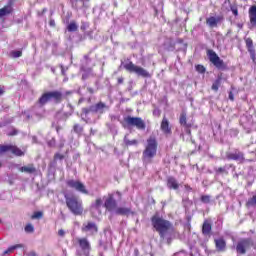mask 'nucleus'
I'll list each match as a JSON object with an SVG mask.
<instances>
[{
  "label": "nucleus",
  "instance_id": "obj_2",
  "mask_svg": "<svg viewBox=\"0 0 256 256\" xmlns=\"http://www.w3.org/2000/svg\"><path fill=\"white\" fill-rule=\"evenodd\" d=\"M152 227L155 228L160 239H165V235H167L168 231H173V223L169 220H165L163 217L154 215L151 217Z\"/></svg>",
  "mask_w": 256,
  "mask_h": 256
},
{
  "label": "nucleus",
  "instance_id": "obj_10",
  "mask_svg": "<svg viewBox=\"0 0 256 256\" xmlns=\"http://www.w3.org/2000/svg\"><path fill=\"white\" fill-rule=\"evenodd\" d=\"M160 130L166 137L173 135V127L171 126V123L169 122L167 116H163L160 123Z\"/></svg>",
  "mask_w": 256,
  "mask_h": 256
},
{
  "label": "nucleus",
  "instance_id": "obj_32",
  "mask_svg": "<svg viewBox=\"0 0 256 256\" xmlns=\"http://www.w3.org/2000/svg\"><path fill=\"white\" fill-rule=\"evenodd\" d=\"M12 155H16V157H21L23 155V152L21 149H19V147L17 146H13L12 145V151H11Z\"/></svg>",
  "mask_w": 256,
  "mask_h": 256
},
{
  "label": "nucleus",
  "instance_id": "obj_29",
  "mask_svg": "<svg viewBox=\"0 0 256 256\" xmlns=\"http://www.w3.org/2000/svg\"><path fill=\"white\" fill-rule=\"evenodd\" d=\"M9 55H10V57L12 59H17V58L23 56V51H21V50H13V51L10 52Z\"/></svg>",
  "mask_w": 256,
  "mask_h": 256
},
{
  "label": "nucleus",
  "instance_id": "obj_4",
  "mask_svg": "<svg viewBox=\"0 0 256 256\" xmlns=\"http://www.w3.org/2000/svg\"><path fill=\"white\" fill-rule=\"evenodd\" d=\"M63 99H65V95H63V92L59 90H54L42 94V96L39 98V103L40 105H47L49 101H54L56 105H59L60 103H63Z\"/></svg>",
  "mask_w": 256,
  "mask_h": 256
},
{
  "label": "nucleus",
  "instance_id": "obj_9",
  "mask_svg": "<svg viewBox=\"0 0 256 256\" xmlns=\"http://www.w3.org/2000/svg\"><path fill=\"white\" fill-rule=\"evenodd\" d=\"M67 187H70V189H75V191H78L79 193H83L84 195H89V191H87V188L85 187V184H83L79 180H67L66 181Z\"/></svg>",
  "mask_w": 256,
  "mask_h": 256
},
{
  "label": "nucleus",
  "instance_id": "obj_15",
  "mask_svg": "<svg viewBox=\"0 0 256 256\" xmlns=\"http://www.w3.org/2000/svg\"><path fill=\"white\" fill-rule=\"evenodd\" d=\"M223 21V16H210L209 18L206 19V25H208V27H210L211 29H213V27H217V25H219V23H221Z\"/></svg>",
  "mask_w": 256,
  "mask_h": 256
},
{
  "label": "nucleus",
  "instance_id": "obj_24",
  "mask_svg": "<svg viewBox=\"0 0 256 256\" xmlns=\"http://www.w3.org/2000/svg\"><path fill=\"white\" fill-rule=\"evenodd\" d=\"M222 79H223L222 74H220L211 86L212 91H215V92L219 91V87H221Z\"/></svg>",
  "mask_w": 256,
  "mask_h": 256
},
{
  "label": "nucleus",
  "instance_id": "obj_27",
  "mask_svg": "<svg viewBox=\"0 0 256 256\" xmlns=\"http://www.w3.org/2000/svg\"><path fill=\"white\" fill-rule=\"evenodd\" d=\"M103 207V199L96 198L95 203L92 204V209H96V211H99Z\"/></svg>",
  "mask_w": 256,
  "mask_h": 256
},
{
  "label": "nucleus",
  "instance_id": "obj_44",
  "mask_svg": "<svg viewBox=\"0 0 256 256\" xmlns=\"http://www.w3.org/2000/svg\"><path fill=\"white\" fill-rule=\"evenodd\" d=\"M72 7L75 9V11H79V0H74L72 2Z\"/></svg>",
  "mask_w": 256,
  "mask_h": 256
},
{
  "label": "nucleus",
  "instance_id": "obj_28",
  "mask_svg": "<svg viewBox=\"0 0 256 256\" xmlns=\"http://www.w3.org/2000/svg\"><path fill=\"white\" fill-rule=\"evenodd\" d=\"M15 249H23V244H16L13 245L11 247H9L5 252L4 255H7L9 253H13V251H15Z\"/></svg>",
  "mask_w": 256,
  "mask_h": 256
},
{
  "label": "nucleus",
  "instance_id": "obj_56",
  "mask_svg": "<svg viewBox=\"0 0 256 256\" xmlns=\"http://www.w3.org/2000/svg\"><path fill=\"white\" fill-rule=\"evenodd\" d=\"M66 95H71V92H66Z\"/></svg>",
  "mask_w": 256,
  "mask_h": 256
},
{
  "label": "nucleus",
  "instance_id": "obj_47",
  "mask_svg": "<svg viewBox=\"0 0 256 256\" xmlns=\"http://www.w3.org/2000/svg\"><path fill=\"white\" fill-rule=\"evenodd\" d=\"M124 81H125V79H124L123 77H119V78L117 79L118 85H123Z\"/></svg>",
  "mask_w": 256,
  "mask_h": 256
},
{
  "label": "nucleus",
  "instance_id": "obj_55",
  "mask_svg": "<svg viewBox=\"0 0 256 256\" xmlns=\"http://www.w3.org/2000/svg\"><path fill=\"white\" fill-rule=\"evenodd\" d=\"M89 93H93V88H88Z\"/></svg>",
  "mask_w": 256,
  "mask_h": 256
},
{
  "label": "nucleus",
  "instance_id": "obj_60",
  "mask_svg": "<svg viewBox=\"0 0 256 256\" xmlns=\"http://www.w3.org/2000/svg\"><path fill=\"white\" fill-rule=\"evenodd\" d=\"M34 256H35V254H34Z\"/></svg>",
  "mask_w": 256,
  "mask_h": 256
},
{
  "label": "nucleus",
  "instance_id": "obj_19",
  "mask_svg": "<svg viewBox=\"0 0 256 256\" xmlns=\"http://www.w3.org/2000/svg\"><path fill=\"white\" fill-rule=\"evenodd\" d=\"M179 123L184 129H191L193 127L191 123H187V113L185 112L180 114Z\"/></svg>",
  "mask_w": 256,
  "mask_h": 256
},
{
  "label": "nucleus",
  "instance_id": "obj_49",
  "mask_svg": "<svg viewBox=\"0 0 256 256\" xmlns=\"http://www.w3.org/2000/svg\"><path fill=\"white\" fill-rule=\"evenodd\" d=\"M58 235L59 237H65V230L63 229L58 230Z\"/></svg>",
  "mask_w": 256,
  "mask_h": 256
},
{
  "label": "nucleus",
  "instance_id": "obj_37",
  "mask_svg": "<svg viewBox=\"0 0 256 256\" xmlns=\"http://www.w3.org/2000/svg\"><path fill=\"white\" fill-rule=\"evenodd\" d=\"M22 173H33V167L23 166L20 168Z\"/></svg>",
  "mask_w": 256,
  "mask_h": 256
},
{
  "label": "nucleus",
  "instance_id": "obj_21",
  "mask_svg": "<svg viewBox=\"0 0 256 256\" xmlns=\"http://www.w3.org/2000/svg\"><path fill=\"white\" fill-rule=\"evenodd\" d=\"M249 19L251 27H256V6L253 5L249 8Z\"/></svg>",
  "mask_w": 256,
  "mask_h": 256
},
{
  "label": "nucleus",
  "instance_id": "obj_11",
  "mask_svg": "<svg viewBox=\"0 0 256 256\" xmlns=\"http://www.w3.org/2000/svg\"><path fill=\"white\" fill-rule=\"evenodd\" d=\"M81 231L82 233H90V235H95L96 233H99V227L95 222L87 221L83 223Z\"/></svg>",
  "mask_w": 256,
  "mask_h": 256
},
{
  "label": "nucleus",
  "instance_id": "obj_30",
  "mask_svg": "<svg viewBox=\"0 0 256 256\" xmlns=\"http://www.w3.org/2000/svg\"><path fill=\"white\" fill-rule=\"evenodd\" d=\"M13 145H0V154L1 153H11Z\"/></svg>",
  "mask_w": 256,
  "mask_h": 256
},
{
  "label": "nucleus",
  "instance_id": "obj_8",
  "mask_svg": "<svg viewBox=\"0 0 256 256\" xmlns=\"http://www.w3.org/2000/svg\"><path fill=\"white\" fill-rule=\"evenodd\" d=\"M253 239L251 238H242L238 241L236 245V253L238 255H245L247 251H249V248L253 247Z\"/></svg>",
  "mask_w": 256,
  "mask_h": 256
},
{
  "label": "nucleus",
  "instance_id": "obj_17",
  "mask_svg": "<svg viewBox=\"0 0 256 256\" xmlns=\"http://www.w3.org/2000/svg\"><path fill=\"white\" fill-rule=\"evenodd\" d=\"M216 250L219 252L225 251L227 249V242L224 238H219L214 240Z\"/></svg>",
  "mask_w": 256,
  "mask_h": 256
},
{
  "label": "nucleus",
  "instance_id": "obj_42",
  "mask_svg": "<svg viewBox=\"0 0 256 256\" xmlns=\"http://www.w3.org/2000/svg\"><path fill=\"white\" fill-rule=\"evenodd\" d=\"M7 135L8 137H15V135H19V130L12 128V131H10Z\"/></svg>",
  "mask_w": 256,
  "mask_h": 256
},
{
  "label": "nucleus",
  "instance_id": "obj_35",
  "mask_svg": "<svg viewBox=\"0 0 256 256\" xmlns=\"http://www.w3.org/2000/svg\"><path fill=\"white\" fill-rule=\"evenodd\" d=\"M216 173L217 175H229V171H227V168L225 167H219L218 169H216Z\"/></svg>",
  "mask_w": 256,
  "mask_h": 256
},
{
  "label": "nucleus",
  "instance_id": "obj_1",
  "mask_svg": "<svg viewBox=\"0 0 256 256\" xmlns=\"http://www.w3.org/2000/svg\"><path fill=\"white\" fill-rule=\"evenodd\" d=\"M157 149H159L157 137L155 135L149 136L142 152V161L144 165H151V163H153V159L157 157Z\"/></svg>",
  "mask_w": 256,
  "mask_h": 256
},
{
  "label": "nucleus",
  "instance_id": "obj_43",
  "mask_svg": "<svg viewBox=\"0 0 256 256\" xmlns=\"http://www.w3.org/2000/svg\"><path fill=\"white\" fill-rule=\"evenodd\" d=\"M24 231H25L26 233H33V225L27 224V225L25 226V228H24Z\"/></svg>",
  "mask_w": 256,
  "mask_h": 256
},
{
  "label": "nucleus",
  "instance_id": "obj_31",
  "mask_svg": "<svg viewBox=\"0 0 256 256\" xmlns=\"http://www.w3.org/2000/svg\"><path fill=\"white\" fill-rule=\"evenodd\" d=\"M83 126L81 124H74L73 131L77 135H83Z\"/></svg>",
  "mask_w": 256,
  "mask_h": 256
},
{
  "label": "nucleus",
  "instance_id": "obj_13",
  "mask_svg": "<svg viewBox=\"0 0 256 256\" xmlns=\"http://www.w3.org/2000/svg\"><path fill=\"white\" fill-rule=\"evenodd\" d=\"M229 161H239L240 163H245V154L239 151V149L234 150L226 155Z\"/></svg>",
  "mask_w": 256,
  "mask_h": 256
},
{
  "label": "nucleus",
  "instance_id": "obj_59",
  "mask_svg": "<svg viewBox=\"0 0 256 256\" xmlns=\"http://www.w3.org/2000/svg\"><path fill=\"white\" fill-rule=\"evenodd\" d=\"M0 223H1V220H0Z\"/></svg>",
  "mask_w": 256,
  "mask_h": 256
},
{
  "label": "nucleus",
  "instance_id": "obj_5",
  "mask_svg": "<svg viewBox=\"0 0 256 256\" xmlns=\"http://www.w3.org/2000/svg\"><path fill=\"white\" fill-rule=\"evenodd\" d=\"M122 126L124 128L127 127H136L139 131H145L147 129V125L145 121L141 117H133V116H126L122 122Z\"/></svg>",
  "mask_w": 256,
  "mask_h": 256
},
{
  "label": "nucleus",
  "instance_id": "obj_36",
  "mask_svg": "<svg viewBox=\"0 0 256 256\" xmlns=\"http://www.w3.org/2000/svg\"><path fill=\"white\" fill-rule=\"evenodd\" d=\"M200 200H201V202L202 203H211V196H209V195H202L201 197H200Z\"/></svg>",
  "mask_w": 256,
  "mask_h": 256
},
{
  "label": "nucleus",
  "instance_id": "obj_51",
  "mask_svg": "<svg viewBox=\"0 0 256 256\" xmlns=\"http://www.w3.org/2000/svg\"><path fill=\"white\" fill-rule=\"evenodd\" d=\"M50 27H55V21L53 19L49 20Z\"/></svg>",
  "mask_w": 256,
  "mask_h": 256
},
{
  "label": "nucleus",
  "instance_id": "obj_45",
  "mask_svg": "<svg viewBox=\"0 0 256 256\" xmlns=\"http://www.w3.org/2000/svg\"><path fill=\"white\" fill-rule=\"evenodd\" d=\"M83 113H85V115H89V113H93V106H91L90 108H83Z\"/></svg>",
  "mask_w": 256,
  "mask_h": 256
},
{
  "label": "nucleus",
  "instance_id": "obj_33",
  "mask_svg": "<svg viewBox=\"0 0 256 256\" xmlns=\"http://www.w3.org/2000/svg\"><path fill=\"white\" fill-rule=\"evenodd\" d=\"M230 10L232 11L234 17H239V8L237 4H231Z\"/></svg>",
  "mask_w": 256,
  "mask_h": 256
},
{
  "label": "nucleus",
  "instance_id": "obj_38",
  "mask_svg": "<svg viewBox=\"0 0 256 256\" xmlns=\"http://www.w3.org/2000/svg\"><path fill=\"white\" fill-rule=\"evenodd\" d=\"M195 69L197 71V73H205L206 69H205V66L201 65V64H198L195 66Z\"/></svg>",
  "mask_w": 256,
  "mask_h": 256
},
{
  "label": "nucleus",
  "instance_id": "obj_48",
  "mask_svg": "<svg viewBox=\"0 0 256 256\" xmlns=\"http://www.w3.org/2000/svg\"><path fill=\"white\" fill-rule=\"evenodd\" d=\"M184 188L186 189V191H188V193H190V191H193V188L189 186V184H185Z\"/></svg>",
  "mask_w": 256,
  "mask_h": 256
},
{
  "label": "nucleus",
  "instance_id": "obj_6",
  "mask_svg": "<svg viewBox=\"0 0 256 256\" xmlns=\"http://www.w3.org/2000/svg\"><path fill=\"white\" fill-rule=\"evenodd\" d=\"M123 67L128 73H136L138 77H144L145 79L151 78V73H149V71L141 66L135 65L133 61H128Z\"/></svg>",
  "mask_w": 256,
  "mask_h": 256
},
{
  "label": "nucleus",
  "instance_id": "obj_22",
  "mask_svg": "<svg viewBox=\"0 0 256 256\" xmlns=\"http://www.w3.org/2000/svg\"><path fill=\"white\" fill-rule=\"evenodd\" d=\"M116 215H122V216H127V215H135V212L131 211V208H125V207H118L115 210Z\"/></svg>",
  "mask_w": 256,
  "mask_h": 256
},
{
  "label": "nucleus",
  "instance_id": "obj_7",
  "mask_svg": "<svg viewBox=\"0 0 256 256\" xmlns=\"http://www.w3.org/2000/svg\"><path fill=\"white\" fill-rule=\"evenodd\" d=\"M206 54L210 63H212L216 69H219L220 71H227V64L219 57V55H217L216 51L213 49H208Z\"/></svg>",
  "mask_w": 256,
  "mask_h": 256
},
{
  "label": "nucleus",
  "instance_id": "obj_46",
  "mask_svg": "<svg viewBox=\"0 0 256 256\" xmlns=\"http://www.w3.org/2000/svg\"><path fill=\"white\" fill-rule=\"evenodd\" d=\"M38 17H43V15H45V13H47V8H43L41 11H38Z\"/></svg>",
  "mask_w": 256,
  "mask_h": 256
},
{
  "label": "nucleus",
  "instance_id": "obj_26",
  "mask_svg": "<svg viewBox=\"0 0 256 256\" xmlns=\"http://www.w3.org/2000/svg\"><path fill=\"white\" fill-rule=\"evenodd\" d=\"M79 26H77V22L75 21H71L68 26H67V31H69V33H75V31H78Z\"/></svg>",
  "mask_w": 256,
  "mask_h": 256
},
{
  "label": "nucleus",
  "instance_id": "obj_52",
  "mask_svg": "<svg viewBox=\"0 0 256 256\" xmlns=\"http://www.w3.org/2000/svg\"><path fill=\"white\" fill-rule=\"evenodd\" d=\"M184 129H185L187 135H191V128H184Z\"/></svg>",
  "mask_w": 256,
  "mask_h": 256
},
{
  "label": "nucleus",
  "instance_id": "obj_58",
  "mask_svg": "<svg viewBox=\"0 0 256 256\" xmlns=\"http://www.w3.org/2000/svg\"><path fill=\"white\" fill-rule=\"evenodd\" d=\"M86 1H91V0H86Z\"/></svg>",
  "mask_w": 256,
  "mask_h": 256
},
{
  "label": "nucleus",
  "instance_id": "obj_41",
  "mask_svg": "<svg viewBox=\"0 0 256 256\" xmlns=\"http://www.w3.org/2000/svg\"><path fill=\"white\" fill-rule=\"evenodd\" d=\"M63 159H65V155H63V154L56 153L54 155V161H63Z\"/></svg>",
  "mask_w": 256,
  "mask_h": 256
},
{
  "label": "nucleus",
  "instance_id": "obj_25",
  "mask_svg": "<svg viewBox=\"0 0 256 256\" xmlns=\"http://www.w3.org/2000/svg\"><path fill=\"white\" fill-rule=\"evenodd\" d=\"M103 109H107V105H105V103L103 102H98L97 104H95V106H93V113H99V111L101 113H103Z\"/></svg>",
  "mask_w": 256,
  "mask_h": 256
},
{
  "label": "nucleus",
  "instance_id": "obj_14",
  "mask_svg": "<svg viewBox=\"0 0 256 256\" xmlns=\"http://www.w3.org/2000/svg\"><path fill=\"white\" fill-rule=\"evenodd\" d=\"M104 207L106 211H113L117 209V200L113 194H108L107 198L104 201Z\"/></svg>",
  "mask_w": 256,
  "mask_h": 256
},
{
  "label": "nucleus",
  "instance_id": "obj_57",
  "mask_svg": "<svg viewBox=\"0 0 256 256\" xmlns=\"http://www.w3.org/2000/svg\"><path fill=\"white\" fill-rule=\"evenodd\" d=\"M168 243H171V239H168Z\"/></svg>",
  "mask_w": 256,
  "mask_h": 256
},
{
  "label": "nucleus",
  "instance_id": "obj_40",
  "mask_svg": "<svg viewBox=\"0 0 256 256\" xmlns=\"http://www.w3.org/2000/svg\"><path fill=\"white\" fill-rule=\"evenodd\" d=\"M124 143L127 147H130L131 145H137L138 141L137 140H124Z\"/></svg>",
  "mask_w": 256,
  "mask_h": 256
},
{
  "label": "nucleus",
  "instance_id": "obj_39",
  "mask_svg": "<svg viewBox=\"0 0 256 256\" xmlns=\"http://www.w3.org/2000/svg\"><path fill=\"white\" fill-rule=\"evenodd\" d=\"M33 219H43V211H36L33 213Z\"/></svg>",
  "mask_w": 256,
  "mask_h": 256
},
{
  "label": "nucleus",
  "instance_id": "obj_16",
  "mask_svg": "<svg viewBox=\"0 0 256 256\" xmlns=\"http://www.w3.org/2000/svg\"><path fill=\"white\" fill-rule=\"evenodd\" d=\"M166 185L168 189H173L174 191L179 189V182H177V179H175L173 176L167 178Z\"/></svg>",
  "mask_w": 256,
  "mask_h": 256
},
{
  "label": "nucleus",
  "instance_id": "obj_54",
  "mask_svg": "<svg viewBox=\"0 0 256 256\" xmlns=\"http://www.w3.org/2000/svg\"><path fill=\"white\" fill-rule=\"evenodd\" d=\"M84 59H86V61H89V55H85Z\"/></svg>",
  "mask_w": 256,
  "mask_h": 256
},
{
  "label": "nucleus",
  "instance_id": "obj_34",
  "mask_svg": "<svg viewBox=\"0 0 256 256\" xmlns=\"http://www.w3.org/2000/svg\"><path fill=\"white\" fill-rule=\"evenodd\" d=\"M255 205H256V195H254L253 197L248 199V201L246 202V207L248 209H249V207H255Z\"/></svg>",
  "mask_w": 256,
  "mask_h": 256
},
{
  "label": "nucleus",
  "instance_id": "obj_53",
  "mask_svg": "<svg viewBox=\"0 0 256 256\" xmlns=\"http://www.w3.org/2000/svg\"><path fill=\"white\" fill-rule=\"evenodd\" d=\"M5 93V90L3 88H0V95H3Z\"/></svg>",
  "mask_w": 256,
  "mask_h": 256
},
{
  "label": "nucleus",
  "instance_id": "obj_23",
  "mask_svg": "<svg viewBox=\"0 0 256 256\" xmlns=\"http://www.w3.org/2000/svg\"><path fill=\"white\" fill-rule=\"evenodd\" d=\"M11 13H13V6L11 3L0 9V17H5V15H11Z\"/></svg>",
  "mask_w": 256,
  "mask_h": 256
},
{
  "label": "nucleus",
  "instance_id": "obj_3",
  "mask_svg": "<svg viewBox=\"0 0 256 256\" xmlns=\"http://www.w3.org/2000/svg\"><path fill=\"white\" fill-rule=\"evenodd\" d=\"M66 206L73 215H83V201L75 195L64 194Z\"/></svg>",
  "mask_w": 256,
  "mask_h": 256
},
{
  "label": "nucleus",
  "instance_id": "obj_50",
  "mask_svg": "<svg viewBox=\"0 0 256 256\" xmlns=\"http://www.w3.org/2000/svg\"><path fill=\"white\" fill-rule=\"evenodd\" d=\"M229 99L230 101H235V96L233 95L232 91L229 92Z\"/></svg>",
  "mask_w": 256,
  "mask_h": 256
},
{
  "label": "nucleus",
  "instance_id": "obj_18",
  "mask_svg": "<svg viewBox=\"0 0 256 256\" xmlns=\"http://www.w3.org/2000/svg\"><path fill=\"white\" fill-rule=\"evenodd\" d=\"M78 245L83 251L91 250V243H89V240H87V238H78Z\"/></svg>",
  "mask_w": 256,
  "mask_h": 256
},
{
  "label": "nucleus",
  "instance_id": "obj_12",
  "mask_svg": "<svg viewBox=\"0 0 256 256\" xmlns=\"http://www.w3.org/2000/svg\"><path fill=\"white\" fill-rule=\"evenodd\" d=\"M245 45L247 48V51L250 55V59L253 61V63H256V51L255 46L253 44V39L251 37L244 38Z\"/></svg>",
  "mask_w": 256,
  "mask_h": 256
},
{
  "label": "nucleus",
  "instance_id": "obj_20",
  "mask_svg": "<svg viewBox=\"0 0 256 256\" xmlns=\"http://www.w3.org/2000/svg\"><path fill=\"white\" fill-rule=\"evenodd\" d=\"M211 231H213V226L209 220H204L202 225V234L203 235H211Z\"/></svg>",
  "mask_w": 256,
  "mask_h": 256
}]
</instances>
